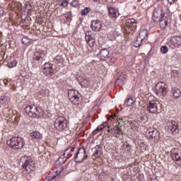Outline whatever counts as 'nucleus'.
<instances>
[{
	"label": "nucleus",
	"mask_w": 181,
	"mask_h": 181,
	"mask_svg": "<svg viewBox=\"0 0 181 181\" xmlns=\"http://www.w3.org/2000/svg\"><path fill=\"white\" fill-rule=\"evenodd\" d=\"M169 13L161 7L156 8L153 12V22H159L160 29H166L169 23Z\"/></svg>",
	"instance_id": "f257e3e1"
},
{
	"label": "nucleus",
	"mask_w": 181,
	"mask_h": 181,
	"mask_svg": "<svg viewBox=\"0 0 181 181\" xmlns=\"http://www.w3.org/2000/svg\"><path fill=\"white\" fill-rule=\"evenodd\" d=\"M20 162L23 164V169H25L27 173H32L35 172L36 167L35 165V161L28 156H23L21 158Z\"/></svg>",
	"instance_id": "f03ea898"
},
{
	"label": "nucleus",
	"mask_w": 181,
	"mask_h": 181,
	"mask_svg": "<svg viewBox=\"0 0 181 181\" xmlns=\"http://www.w3.org/2000/svg\"><path fill=\"white\" fill-rule=\"evenodd\" d=\"M54 127L57 131L63 132L69 131V126L67 125V119L63 116L58 117L54 122Z\"/></svg>",
	"instance_id": "7ed1b4c3"
},
{
	"label": "nucleus",
	"mask_w": 181,
	"mask_h": 181,
	"mask_svg": "<svg viewBox=\"0 0 181 181\" xmlns=\"http://www.w3.org/2000/svg\"><path fill=\"white\" fill-rule=\"evenodd\" d=\"M7 145L14 149V151H19L25 146V141L21 137H12L7 141Z\"/></svg>",
	"instance_id": "20e7f679"
},
{
	"label": "nucleus",
	"mask_w": 181,
	"mask_h": 181,
	"mask_svg": "<svg viewBox=\"0 0 181 181\" xmlns=\"http://www.w3.org/2000/svg\"><path fill=\"white\" fill-rule=\"evenodd\" d=\"M68 98L71 103H72V104H74V105H78V104H80L81 101V98H80V93L77 90H69Z\"/></svg>",
	"instance_id": "39448f33"
},
{
	"label": "nucleus",
	"mask_w": 181,
	"mask_h": 181,
	"mask_svg": "<svg viewBox=\"0 0 181 181\" xmlns=\"http://www.w3.org/2000/svg\"><path fill=\"white\" fill-rule=\"evenodd\" d=\"M87 158H88V156L86 153V147L82 146L78 148L77 153L75 155V162L76 163H81V162H83V160L87 159Z\"/></svg>",
	"instance_id": "423d86ee"
},
{
	"label": "nucleus",
	"mask_w": 181,
	"mask_h": 181,
	"mask_svg": "<svg viewBox=\"0 0 181 181\" xmlns=\"http://www.w3.org/2000/svg\"><path fill=\"white\" fill-rule=\"evenodd\" d=\"M156 94L159 97H165L168 94V88L164 82H158L156 86Z\"/></svg>",
	"instance_id": "0eeeda50"
},
{
	"label": "nucleus",
	"mask_w": 181,
	"mask_h": 181,
	"mask_svg": "<svg viewBox=\"0 0 181 181\" xmlns=\"http://www.w3.org/2000/svg\"><path fill=\"white\" fill-rule=\"evenodd\" d=\"M26 114L31 118H36L40 113V108L36 106L28 105L25 108Z\"/></svg>",
	"instance_id": "6e6552de"
},
{
	"label": "nucleus",
	"mask_w": 181,
	"mask_h": 181,
	"mask_svg": "<svg viewBox=\"0 0 181 181\" xmlns=\"http://www.w3.org/2000/svg\"><path fill=\"white\" fill-rule=\"evenodd\" d=\"M170 155L176 165H181V154L179 148H174L171 149Z\"/></svg>",
	"instance_id": "1a4fd4ad"
},
{
	"label": "nucleus",
	"mask_w": 181,
	"mask_h": 181,
	"mask_svg": "<svg viewBox=\"0 0 181 181\" xmlns=\"http://www.w3.org/2000/svg\"><path fill=\"white\" fill-rule=\"evenodd\" d=\"M146 134L148 135V136H151V139H153V141H159V139L160 138V134L158 129L153 127H149L147 129Z\"/></svg>",
	"instance_id": "9d476101"
},
{
	"label": "nucleus",
	"mask_w": 181,
	"mask_h": 181,
	"mask_svg": "<svg viewBox=\"0 0 181 181\" xmlns=\"http://www.w3.org/2000/svg\"><path fill=\"white\" fill-rule=\"evenodd\" d=\"M107 132H111L113 136L116 138H121V135H124V132H122V129L119 126H115L111 129H108Z\"/></svg>",
	"instance_id": "9b49d317"
},
{
	"label": "nucleus",
	"mask_w": 181,
	"mask_h": 181,
	"mask_svg": "<svg viewBox=\"0 0 181 181\" xmlns=\"http://www.w3.org/2000/svg\"><path fill=\"white\" fill-rule=\"evenodd\" d=\"M43 73L44 74H45V76H49V77L54 76V69H53V66L52 65V64L46 63L45 64Z\"/></svg>",
	"instance_id": "f8f14e48"
},
{
	"label": "nucleus",
	"mask_w": 181,
	"mask_h": 181,
	"mask_svg": "<svg viewBox=\"0 0 181 181\" xmlns=\"http://www.w3.org/2000/svg\"><path fill=\"white\" fill-rule=\"evenodd\" d=\"M147 110L149 112H151V114H156V112H158V103H156V100L149 101L147 105Z\"/></svg>",
	"instance_id": "ddd939ff"
},
{
	"label": "nucleus",
	"mask_w": 181,
	"mask_h": 181,
	"mask_svg": "<svg viewBox=\"0 0 181 181\" xmlns=\"http://www.w3.org/2000/svg\"><path fill=\"white\" fill-rule=\"evenodd\" d=\"M90 28L94 32H99V30H101V28H103V23H101L100 20H93L91 22Z\"/></svg>",
	"instance_id": "4468645a"
},
{
	"label": "nucleus",
	"mask_w": 181,
	"mask_h": 181,
	"mask_svg": "<svg viewBox=\"0 0 181 181\" xmlns=\"http://www.w3.org/2000/svg\"><path fill=\"white\" fill-rule=\"evenodd\" d=\"M73 152H74V148L69 147L66 148V151L63 153V155L59 158V160H62V159H69L70 156H72L73 154L71 153H73Z\"/></svg>",
	"instance_id": "2eb2a0df"
},
{
	"label": "nucleus",
	"mask_w": 181,
	"mask_h": 181,
	"mask_svg": "<svg viewBox=\"0 0 181 181\" xmlns=\"http://www.w3.org/2000/svg\"><path fill=\"white\" fill-rule=\"evenodd\" d=\"M170 44L174 47H180L181 45V37L180 36H173L170 39Z\"/></svg>",
	"instance_id": "dca6fc26"
},
{
	"label": "nucleus",
	"mask_w": 181,
	"mask_h": 181,
	"mask_svg": "<svg viewBox=\"0 0 181 181\" xmlns=\"http://www.w3.org/2000/svg\"><path fill=\"white\" fill-rule=\"evenodd\" d=\"M136 20L134 18H129L126 22V26L130 29V30H135L136 29Z\"/></svg>",
	"instance_id": "f3484780"
},
{
	"label": "nucleus",
	"mask_w": 181,
	"mask_h": 181,
	"mask_svg": "<svg viewBox=\"0 0 181 181\" xmlns=\"http://www.w3.org/2000/svg\"><path fill=\"white\" fill-rule=\"evenodd\" d=\"M78 83L80 86H81V87H83V88H87L88 87H90V80L83 76L78 77Z\"/></svg>",
	"instance_id": "a211bd4d"
},
{
	"label": "nucleus",
	"mask_w": 181,
	"mask_h": 181,
	"mask_svg": "<svg viewBox=\"0 0 181 181\" xmlns=\"http://www.w3.org/2000/svg\"><path fill=\"white\" fill-rule=\"evenodd\" d=\"M110 56V51L107 49H103L100 53L98 54V57L100 58V60L104 61L107 60Z\"/></svg>",
	"instance_id": "6ab92c4d"
},
{
	"label": "nucleus",
	"mask_w": 181,
	"mask_h": 181,
	"mask_svg": "<svg viewBox=\"0 0 181 181\" xmlns=\"http://www.w3.org/2000/svg\"><path fill=\"white\" fill-rule=\"evenodd\" d=\"M92 151H93V156L94 158H100L103 153V148L100 145L96 146L95 148H92Z\"/></svg>",
	"instance_id": "aec40b11"
},
{
	"label": "nucleus",
	"mask_w": 181,
	"mask_h": 181,
	"mask_svg": "<svg viewBox=\"0 0 181 181\" xmlns=\"http://www.w3.org/2000/svg\"><path fill=\"white\" fill-rule=\"evenodd\" d=\"M88 32L86 33V40L88 43V45L93 47L94 45H95V39H94L91 35H88Z\"/></svg>",
	"instance_id": "412c9836"
},
{
	"label": "nucleus",
	"mask_w": 181,
	"mask_h": 181,
	"mask_svg": "<svg viewBox=\"0 0 181 181\" xmlns=\"http://www.w3.org/2000/svg\"><path fill=\"white\" fill-rule=\"evenodd\" d=\"M46 54L45 52H36L33 55V60L38 62L39 60H43L45 57Z\"/></svg>",
	"instance_id": "4be33fe9"
},
{
	"label": "nucleus",
	"mask_w": 181,
	"mask_h": 181,
	"mask_svg": "<svg viewBox=\"0 0 181 181\" xmlns=\"http://www.w3.org/2000/svg\"><path fill=\"white\" fill-rule=\"evenodd\" d=\"M169 125L170 127L171 132H175V134L179 133V126L177 125V122L173 121Z\"/></svg>",
	"instance_id": "5701e85b"
},
{
	"label": "nucleus",
	"mask_w": 181,
	"mask_h": 181,
	"mask_svg": "<svg viewBox=\"0 0 181 181\" xmlns=\"http://www.w3.org/2000/svg\"><path fill=\"white\" fill-rule=\"evenodd\" d=\"M171 93H172L174 98H180V97H181L180 89H179L177 88H173L171 90Z\"/></svg>",
	"instance_id": "b1692460"
},
{
	"label": "nucleus",
	"mask_w": 181,
	"mask_h": 181,
	"mask_svg": "<svg viewBox=\"0 0 181 181\" xmlns=\"http://www.w3.org/2000/svg\"><path fill=\"white\" fill-rule=\"evenodd\" d=\"M107 9L108 10L110 18H117V11H115V8L110 6H107Z\"/></svg>",
	"instance_id": "393cba45"
},
{
	"label": "nucleus",
	"mask_w": 181,
	"mask_h": 181,
	"mask_svg": "<svg viewBox=\"0 0 181 181\" xmlns=\"http://www.w3.org/2000/svg\"><path fill=\"white\" fill-rule=\"evenodd\" d=\"M11 99L6 96H1L0 98V104L4 105V107H8L7 104H9Z\"/></svg>",
	"instance_id": "a878e982"
},
{
	"label": "nucleus",
	"mask_w": 181,
	"mask_h": 181,
	"mask_svg": "<svg viewBox=\"0 0 181 181\" xmlns=\"http://www.w3.org/2000/svg\"><path fill=\"white\" fill-rule=\"evenodd\" d=\"M138 37H140L141 40H145L148 37V30H141L139 34Z\"/></svg>",
	"instance_id": "bb28decb"
},
{
	"label": "nucleus",
	"mask_w": 181,
	"mask_h": 181,
	"mask_svg": "<svg viewBox=\"0 0 181 181\" xmlns=\"http://www.w3.org/2000/svg\"><path fill=\"white\" fill-rule=\"evenodd\" d=\"M30 136L33 139H42V136L39 132H33L30 133Z\"/></svg>",
	"instance_id": "cd10ccee"
},
{
	"label": "nucleus",
	"mask_w": 181,
	"mask_h": 181,
	"mask_svg": "<svg viewBox=\"0 0 181 181\" xmlns=\"http://www.w3.org/2000/svg\"><path fill=\"white\" fill-rule=\"evenodd\" d=\"M143 42L144 40H141V37H137L136 40L134 42V47H139L141 45H142Z\"/></svg>",
	"instance_id": "c85d7f7f"
},
{
	"label": "nucleus",
	"mask_w": 181,
	"mask_h": 181,
	"mask_svg": "<svg viewBox=\"0 0 181 181\" xmlns=\"http://www.w3.org/2000/svg\"><path fill=\"white\" fill-rule=\"evenodd\" d=\"M125 104H127L128 107H131V105L134 104V98L132 97H128L125 100Z\"/></svg>",
	"instance_id": "c756f323"
},
{
	"label": "nucleus",
	"mask_w": 181,
	"mask_h": 181,
	"mask_svg": "<svg viewBox=\"0 0 181 181\" xmlns=\"http://www.w3.org/2000/svg\"><path fill=\"white\" fill-rule=\"evenodd\" d=\"M90 11L91 8H90V7H86L81 11V15L83 16H86V15H88V13H90Z\"/></svg>",
	"instance_id": "7c9ffc66"
},
{
	"label": "nucleus",
	"mask_w": 181,
	"mask_h": 181,
	"mask_svg": "<svg viewBox=\"0 0 181 181\" xmlns=\"http://www.w3.org/2000/svg\"><path fill=\"white\" fill-rule=\"evenodd\" d=\"M22 43H23V45L28 46V45H29L30 43V38H29L28 37H23Z\"/></svg>",
	"instance_id": "2f4dec72"
},
{
	"label": "nucleus",
	"mask_w": 181,
	"mask_h": 181,
	"mask_svg": "<svg viewBox=\"0 0 181 181\" xmlns=\"http://www.w3.org/2000/svg\"><path fill=\"white\" fill-rule=\"evenodd\" d=\"M107 125H108V122H103V124H100L97 128L99 131H103V129H104V128H105V127H107Z\"/></svg>",
	"instance_id": "473e14b6"
},
{
	"label": "nucleus",
	"mask_w": 181,
	"mask_h": 181,
	"mask_svg": "<svg viewBox=\"0 0 181 181\" xmlns=\"http://www.w3.org/2000/svg\"><path fill=\"white\" fill-rule=\"evenodd\" d=\"M70 5L71 6H74V8H78V0H74L70 3Z\"/></svg>",
	"instance_id": "72a5a7b5"
},
{
	"label": "nucleus",
	"mask_w": 181,
	"mask_h": 181,
	"mask_svg": "<svg viewBox=\"0 0 181 181\" xmlns=\"http://www.w3.org/2000/svg\"><path fill=\"white\" fill-rule=\"evenodd\" d=\"M54 60L58 62V63H62V62H63V57H62V55H57Z\"/></svg>",
	"instance_id": "f704fd0d"
},
{
	"label": "nucleus",
	"mask_w": 181,
	"mask_h": 181,
	"mask_svg": "<svg viewBox=\"0 0 181 181\" xmlns=\"http://www.w3.org/2000/svg\"><path fill=\"white\" fill-rule=\"evenodd\" d=\"M69 5V1L67 0H61L60 6L66 8Z\"/></svg>",
	"instance_id": "c9c22d12"
},
{
	"label": "nucleus",
	"mask_w": 181,
	"mask_h": 181,
	"mask_svg": "<svg viewBox=\"0 0 181 181\" xmlns=\"http://www.w3.org/2000/svg\"><path fill=\"white\" fill-rule=\"evenodd\" d=\"M160 52L161 53H163V54L168 53V47H166L165 45L162 46L160 48Z\"/></svg>",
	"instance_id": "e433bc0d"
},
{
	"label": "nucleus",
	"mask_w": 181,
	"mask_h": 181,
	"mask_svg": "<svg viewBox=\"0 0 181 181\" xmlns=\"http://www.w3.org/2000/svg\"><path fill=\"white\" fill-rule=\"evenodd\" d=\"M123 125H125V122H124V119H119L118 120V124L117 126L120 127L122 128V127H123Z\"/></svg>",
	"instance_id": "4c0bfd02"
},
{
	"label": "nucleus",
	"mask_w": 181,
	"mask_h": 181,
	"mask_svg": "<svg viewBox=\"0 0 181 181\" xmlns=\"http://www.w3.org/2000/svg\"><path fill=\"white\" fill-rule=\"evenodd\" d=\"M107 119H110L112 121V119H118V117L117 115H112L110 117L107 118Z\"/></svg>",
	"instance_id": "58836bf2"
},
{
	"label": "nucleus",
	"mask_w": 181,
	"mask_h": 181,
	"mask_svg": "<svg viewBox=\"0 0 181 181\" xmlns=\"http://www.w3.org/2000/svg\"><path fill=\"white\" fill-rule=\"evenodd\" d=\"M4 15H5V11H4L2 7H0V18H2Z\"/></svg>",
	"instance_id": "ea45409f"
},
{
	"label": "nucleus",
	"mask_w": 181,
	"mask_h": 181,
	"mask_svg": "<svg viewBox=\"0 0 181 181\" xmlns=\"http://www.w3.org/2000/svg\"><path fill=\"white\" fill-rule=\"evenodd\" d=\"M44 93V95L49 97V90H42Z\"/></svg>",
	"instance_id": "a19ab883"
},
{
	"label": "nucleus",
	"mask_w": 181,
	"mask_h": 181,
	"mask_svg": "<svg viewBox=\"0 0 181 181\" xmlns=\"http://www.w3.org/2000/svg\"><path fill=\"white\" fill-rule=\"evenodd\" d=\"M56 177H57L56 175H54L52 177H49L48 181L56 180Z\"/></svg>",
	"instance_id": "79ce46f5"
},
{
	"label": "nucleus",
	"mask_w": 181,
	"mask_h": 181,
	"mask_svg": "<svg viewBox=\"0 0 181 181\" xmlns=\"http://www.w3.org/2000/svg\"><path fill=\"white\" fill-rule=\"evenodd\" d=\"M176 1H177V0H168V2L170 5H173V4H175V2H176Z\"/></svg>",
	"instance_id": "37998d69"
},
{
	"label": "nucleus",
	"mask_w": 181,
	"mask_h": 181,
	"mask_svg": "<svg viewBox=\"0 0 181 181\" xmlns=\"http://www.w3.org/2000/svg\"><path fill=\"white\" fill-rule=\"evenodd\" d=\"M100 130L98 129V128H97L96 129H95L93 132V135H96V134H98V132Z\"/></svg>",
	"instance_id": "c03bdc74"
},
{
	"label": "nucleus",
	"mask_w": 181,
	"mask_h": 181,
	"mask_svg": "<svg viewBox=\"0 0 181 181\" xmlns=\"http://www.w3.org/2000/svg\"><path fill=\"white\" fill-rule=\"evenodd\" d=\"M94 2H99V4H101L103 2V0H93Z\"/></svg>",
	"instance_id": "a18cd8bd"
},
{
	"label": "nucleus",
	"mask_w": 181,
	"mask_h": 181,
	"mask_svg": "<svg viewBox=\"0 0 181 181\" xmlns=\"http://www.w3.org/2000/svg\"><path fill=\"white\" fill-rule=\"evenodd\" d=\"M4 84H5V86H8V83L7 82H5Z\"/></svg>",
	"instance_id": "49530a36"
},
{
	"label": "nucleus",
	"mask_w": 181,
	"mask_h": 181,
	"mask_svg": "<svg viewBox=\"0 0 181 181\" xmlns=\"http://www.w3.org/2000/svg\"><path fill=\"white\" fill-rule=\"evenodd\" d=\"M141 121H144V119H144V117H141Z\"/></svg>",
	"instance_id": "de8ad7c7"
},
{
	"label": "nucleus",
	"mask_w": 181,
	"mask_h": 181,
	"mask_svg": "<svg viewBox=\"0 0 181 181\" xmlns=\"http://www.w3.org/2000/svg\"><path fill=\"white\" fill-rule=\"evenodd\" d=\"M123 77L125 78L127 77V75H124Z\"/></svg>",
	"instance_id": "09e8293b"
},
{
	"label": "nucleus",
	"mask_w": 181,
	"mask_h": 181,
	"mask_svg": "<svg viewBox=\"0 0 181 181\" xmlns=\"http://www.w3.org/2000/svg\"><path fill=\"white\" fill-rule=\"evenodd\" d=\"M157 1H162V0H157Z\"/></svg>",
	"instance_id": "8fccbe9b"
}]
</instances>
